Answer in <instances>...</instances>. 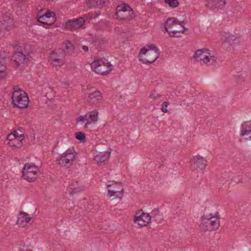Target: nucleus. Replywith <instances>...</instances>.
<instances>
[{
  "label": "nucleus",
  "instance_id": "f03ea898",
  "mask_svg": "<svg viewBox=\"0 0 251 251\" xmlns=\"http://www.w3.org/2000/svg\"><path fill=\"white\" fill-rule=\"evenodd\" d=\"M159 50L153 44L146 45L140 50L139 58L144 64L154 62L158 57Z\"/></svg>",
  "mask_w": 251,
  "mask_h": 251
},
{
  "label": "nucleus",
  "instance_id": "ddd939ff",
  "mask_svg": "<svg viewBox=\"0 0 251 251\" xmlns=\"http://www.w3.org/2000/svg\"><path fill=\"white\" fill-rule=\"evenodd\" d=\"M220 221L217 217L212 215L206 216L202 220L205 229L208 230L217 229L219 226Z\"/></svg>",
  "mask_w": 251,
  "mask_h": 251
},
{
  "label": "nucleus",
  "instance_id": "6ab92c4d",
  "mask_svg": "<svg viewBox=\"0 0 251 251\" xmlns=\"http://www.w3.org/2000/svg\"><path fill=\"white\" fill-rule=\"evenodd\" d=\"M240 136L246 140H251V122H245L242 124Z\"/></svg>",
  "mask_w": 251,
  "mask_h": 251
},
{
  "label": "nucleus",
  "instance_id": "cd10ccee",
  "mask_svg": "<svg viewBox=\"0 0 251 251\" xmlns=\"http://www.w3.org/2000/svg\"><path fill=\"white\" fill-rule=\"evenodd\" d=\"M64 46L68 52H71L74 50V46L69 41H66L64 43Z\"/></svg>",
  "mask_w": 251,
  "mask_h": 251
},
{
  "label": "nucleus",
  "instance_id": "4be33fe9",
  "mask_svg": "<svg viewBox=\"0 0 251 251\" xmlns=\"http://www.w3.org/2000/svg\"><path fill=\"white\" fill-rule=\"evenodd\" d=\"M110 154V151L97 152L94 155V159L97 163L104 162L108 159Z\"/></svg>",
  "mask_w": 251,
  "mask_h": 251
},
{
  "label": "nucleus",
  "instance_id": "f257e3e1",
  "mask_svg": "<svg viewBox=\"0 0 251 251\" xmlns=\"http://www.w3.org/2000/svg\"><path fill=\"white\" fill-rule=\"evenodd\" d=\"M185 25L184 21H179L174 17L169 18L166 21L165 29L170 37L179 38L186 30Z\"/></svg>",
  "mask_w": 251,
  "mask_h": 251
},
{
  "label": "nucleus",
  "instance_id": "39448f33",
  "mask_svg": "<svg viewBox=\"0 0 251 251\" xmlns=\"http://www.w3.org/2000/svg\"><path fill=\"white\" fill-rule=\"evenodd\" d=\"M112 67L113 65L107 60L102 59L95 60L91 64L93 71L100 75L109 74L112 71Z\"/></svg>",
  "mask_w": 251,
  "mask_h": 251
},
{
  "label": "nucleus",
  "instance_id": "393cba45",
  "mask_svg": "<svg viewBox=\"0 0 251 251\" xmlns=\"http://www.w3.org/2000/svg\"><path fill=\"white\" fill-rule=\"evenodd\" d=\"M166 4L172 8H176L178 6L179 2L177 0H165Z\"/></svg>",
  "mask_w": 251,
  "mask_h": 251
},
{
  "label": "nucleus",
  "instance_id": "412c9836",
  "mask_svg": "<svg viewBox=\"0 0 251 251\" xmlns=\"http://www.w3.org/2000/svg\"><path fill=\"white\" fill-rule=\"evenodd\" d=\"M63 54H58L52 52L50 56V60L54 66H61L63 64Z\"/></svg>",
  "mask_w": 251,
  "mask_h": 251
},
{
  "label": "nucleus",
  "instance_id": "b1692460",
  "mask_svg": "<svg viewBox=\"0 0 251 251\" xmlns=\"http://www.w3.org/2000/svg\"><path fill=\"white\" fill-rule=\"evenodd\" d=\"M13 59L14 61L19 64L26 63L29 60L28 55H26L23 52L19 51L15 52L13 56Z\"/></svg>",
  "mask_w": 251,
  "mask_h": 251
},
{
  "label": "nucleus",
  "instance_id": "aec40b11",
  "mask_svg": "<svg viewBox=\"0 0 251 251\" xmlns=\"http://www.w3.org/2000/svg\"><path fill=\"white\" fill-rule=\"evenodd\" d=\"M88 100L91 103L97 105L101 103L102 101V97L100 92L95 91L89 94Z\"/></svg>",
  "mask_w": 251,
  "mask_h": 251
},
{
  "label": "nucleus",
  "instance_id": "bb28decb",
  "mask_svg": "<svg viewBox=\"0 0 251 251\" xmlns=\"http://www.w3.org/2000/svg\"><path fill=\"white\" fill-rule=\"evenodd\" d=\"M5 59L0 56V73H1L2 75H3V72L5 70Z\"/></svg>",
  "mask_w": 251,
  "mask_h": 251
},
{
  "label": "nucleus",
  "instance_id": "7c9ffc66",
  "mask_svg": "<svg viewBox=\"0 0 251 251\" xmlns=\"http://www.w3.org/2000/svg\"><path fill=\"white\" fill-rule=\"evenodd\" d=\"M158 94L155 91L154 92H152L150 96H149V98H150L151 99H153V100H155V99H156L158 97Z\"/></svg>",
  "mask_w": 251,
  "mask_h": 251
},
{
  "label": "nucleus",
  "instance_id": "20e7f679",
  "mask_svg": "<svg viewBox=\"0 0 251 251\" xmlns=\"http://www.w3.org/2000/svg\"><path fill=\"white\" fill-rule=\"evenodd\" d=\"M195 58L198 61L202 62L207 65H213L216 60L212 52L205 48L197 50L195 53Z\"/></svg>",
  "mask_w": 251,
  "mask_h": 251
},
{
  "label": "nucleus",
  "instance_id": "4468645a",
  "mask_svg": "<svg viewBox=\"0 0 251 251\" xmlns=\"http://www.w3.org/2000/svg\"><path fill=\"white\" fill-rule=\"evenodd\" d=\"M151 217L149 214L142 210L137 211L134 216V222L140 226H146L151 221Z\"/></svg>",
  "mask_w": 251,
  "mask_h": 251
},
{
  "label": "nucleus",
  "instance_id": "f8f14e48",
  "mask_svg": "<svg viewBox=\"0 0 251 251\" xmlns=\"http://www.w3.org/2000/svg\"><path fill=\"white\" fill-rule=\"evenodd\" d=\"M206 160L200 156H194L190 161L191 169L196 173H202L207 165Z\"/></svg>",
  "mask_w": 251,
  "mask_h": 251
},
{
  "label": "nucleus",
  "instance_id": "6e6552de",
  "mask_svg": "<svg viewBox=\"0 0 251 251\" xmlns=\"http://www.w3.org/2000/svg\"><path fill=\"white\" fill-rule=\"evenodd\" d=\"M39 168L33 163H27L23 170V178L29 182L34 181L37 178Z\"/></svg>",
  "mask_w": 251,
  "mask_h": 251
},
{
  "label": "nucleus",
  "instance_id": "dca6fc26",
  "mask_svg": "<svg viewBox=\"0 0 251 251\" xmlns=\"http://www.w3.org/2000/svg\"><path fill=\"white\" fill-rule=\"evenodd\" d=\"M38 21L46 25H52L55 21V14L47 10L44 15L38 17Z\"/></svg>",
  "mask_w": 251,
  "mask_h": 251
},
{
  "label": "nucleus",
  "instance_id": "2eb2a0df",
  "mask_svg": "<svg viewBox=\"0 0 251 251\" xmlns=\"http://www.w3.org/2000/svg\"><path fill=\"white\" fill-rule=\"evenodd\" d=\"M85 22L83 17L68 20L65 24L64 27L68 30H76L82 26Z\"/></svg>",
  "mask_w": 251,
  "mask_h": 251
},
{
  "label": "nucleus",
  "instance_id": "1a4fd4ad",
  "mask_svg": "<svg viewBox=\"0 0 251 251\" xmlns=\"http://www.w3.org/2000/svg\"><path fill=\"white\" fill-rule=\"evenodd\" d=\"M76 153L74 148H70L60 155L58 159L61 166H69L72 165L75 159Z\"/></svg>",
  "mask_w": 251,
  "mask_h": 251
},
{
  "label": "nucleus",
  "instance_id": "c756f323",
  "mask_svg": "<svg viewBox=\"0 0 251 251\" xmlns=\"http://www.w3.org/2000/svg\"><path fill=\"white\" fill-rule=\"evenodd\" d=\"M169 102L167 101L164 102L161 105V110L164 113H166L168 111L167 109L168 106Z\"/></svg>",
  "mask_w": 251,
  "mask_h": 251
},
{
  "label": "nucleus",
  "instance_id": "9d476101",
  "mask_svg": "<svg viewBox=\"0 0 251 251\" xmlns=\"http://www.w3.org/2000/svg\"><path fill=\"white\" fill-rule=\"evenodd\" d=\"M120 185L115 182H109L107 184V197L111 201L120 200L123 197V189Z\"/></svg>",
  "mask_w": 251,
  "mask_h": 251
},
{
  "label": "nucleus",
  "instance_id": "473e14b6",
  "mask_svg": "<svg viewBox=\"0 0 251 251\" xmlns=\"http://www.w3.org/2000/svg\"><path fill=\"white\" fill-rule=\"evenodd\" d=\"M82 49L84 51H87L88 50V47L85 45L82 46Z\"/></svg>",
  "mask_w": 251,
  "mask_h": 251
},
{
  "label": "nucleus",
  "instance_id": "f3484780",
  "mask_svg": "<svg viewBox=\"0 0 251 251\" xmlns=\"http://www.w3.org/2000/svg\"><path fill=\"white\" fill-rule=\"evenodd\" d=\"M221 41L226 46V44H229L230 45L238 44L239 42V37L229 33H223L221 36Z\"/></svg>",
  "mask_w": 251,
  "mask_h": 251
},
{
  "label": "nucleus",
  "instance_id": "a211bd4d",
  "mask_svg": "<svg viewBox=\"0 0 251 251\" xmlns=\"http://www.w3.org/2000/svg\"><path fill=\"white\" fill-rule=\"evenodd\" d=\"M206 5L214 12L222 9L226 4L225 0H205Z\"/></svg>",
  "mask_w": 251,
  "mask_h": 251
},
{
  "label": "nucleus",
  "instance_id": "423d86ee",
  "mask_svg": "<svg viewBox=\"0 0 251 251\" xmlns=\"http://www.w3.org/2000/svg\"><path fill=\"white\" fill-rule=\"evenodd\" d=\"M12 99L14 105L17 107L25 108L28 105V97L26 94L21 89L17 88L14 90Z\"/></svg>",
  "mask_w": 251,
  "mask_h": 251
},
{
  "label": "nucleus",
  "instance_id": "5701e85b",
  "mask_svg": "<svg viewBox=\"0 0 251 251\" xmlns=\"http://www.w3.org/2000/svg\"><path fill=\"white\" fill-rule=\"evenodd\" d=\"M32 217L26 213H21L18 217L17 224L24 227L30 221Z\"/></svg>",
  "mask_w": 251,
  "mask_h": 251
},
{
  "label": "nucleus",
  "instance_id": "0eeeda50",
  "mask_svg": "<svg viewBox=\"0 0 251 251\" xmlns=\"http://www.w3.org/2000/svg\"><path fill=\"white\" fill-rule=\"evenodd\" d=\"M25 138L24 132L21 128H19L9 134L7 137L8 145L15 148H19L22 146V141Z\"/></svg>",
  "mask_w": 251,
  "mask_h": 251
},
{
  "label": "nucleus",
  "instance_id": "c85d7f7f",
  "mask_svg": "<svg viewBox=\"0 0 251 251\" xmlns=\"http://www.w3.org/2000/svg\"><path fill=\"white\" fill-rule=\"evenodd\" d=\"M97 0H88L86 1V4L89 8L96 7Z\"/></svg>",
  "mask_w": 251,
  "mask_h": 251
},
{
  "label": "nucleus",
  "instance_id": "2f4dec72",
  "mask_svg": "<svg viewBox=\"0 0 251 251\" xmlns=\"http://www.w3.org/2000/svg\"><path fill=\"white\" fill-rule=\"evenodd\" d=\"M98 2H96V7H102L105 1L104 0H97Z\"/></svg>",
  "mask_w": 251,
  "mask_h": 251
},
{
  "label": "nucleus",
  "instance_id": "7ed1b4c3",
  "mask_svg": "<svg viewBox=\"0 0 251 251\" xmlns=\"http://www.w3.org/2000/svg\"><path fill=\"white\" fill-rule=\"evenodd\" d=\"M99 112L97 110H93L83 116L77 118V124L82 126L85 128L93 127L99 120Z\"/></svg>",
  "mask_w": 251,
  "mask_h": 251
},
{
  "label": "nucleus",
  "instance_id": "a878e982",
  "mask_svg": "<svg viewBox=\"0 0 251 251\" xmlns=\"http://www.w3.org/2000/svg\"><path fill=\"white\" fill-rule=\"evenodd\" d=\"M75 137L78 140L84 142L86 140L85 134L82 132H77L75 133Z\"/></svg>",
  "mask_w": 251,
  "mask_h": 251
},
{
  "label": "nucleus",
  "instance_id": "9b49d317",
  "mask_svg": "<svg viewBox=\"0 0 251 251\" xmlns=\"http://www.w3.org/2000/svg\"><path fill=\"white\" fill-rule=\"evenodd\" d=\"M117 18L120 20H129L134 17L132 9L125 3L117 6L116 12Z\"/></svg>",
  "mask_w": 251,
  "mask_h": 251
}]
</instances>
